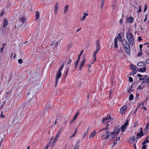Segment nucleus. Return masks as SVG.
Instances as JSON below:
<instances>
[{
	"mask_svg": "<svg viewBox=\"0 0 149 149\" xmlns=\"http://www.w3.org/2000/svg\"><path fill=\"white\" fill-rule=\"evenodd\" d=\"M81 28H80L79 29H78L76 31V32H78L79 30H81Z\"/></svg>",
	"mask_w": 149,
	"mask_h": 149,
	"instance_id": "0e129e2a",
	"label": "nucleus"
},
{
	"mask_svg": "<svg viewBox=\"0 0 149 149\" xmlns=\"http://www.w3.org/2000/svg\"><path fill=\"white\" fill-rule=\"evenodd\" d=\"M133 21V18L132 17H130L127 19V22L128 23H131Z\"/></svg>",
	"mask_w": 149,
	"mask_h": 149,
	"instance_id": "412c9836",
	"label": "nucleus"
},
{
	"mask_svg": "<svg viewBox=\"0 0 149 149\" xmlns=\"http://www.w3.org/2000/svg\"><path fill=\"white\" fill-rule=\"evenodd\" d=\"M137 65L139 67H143L145 65L144 61H141L139 62L137 64Z\"/></svg>",
	"mask_w": 149,
	"mask_h": 149,
	"instance_id": "f3484780",
	"label": "nucleus"
},
{
	"mask_svg": "<svg viewBox=\"0 0 149 149\" xmlns=\"http://www.w3.org/2000/svg\"><path fill=\"white\" fill-rule=\"evenodd\" d=\"M134 147L135 149H136V145L135 143H134Z\"/></svg>",
	"mask_w": 149,
	"mask_h": 149,
	"instance_id": "e2e57ef3",
	"label": "nucleus"
},
{
	"mask_svg": "<svg viewBox=\"0 0 149 149\" xmlns=\"http://www.w3.org/2000/svg\"><path fill=\"white\" fill-rule=\"evenodd\" d=\"M123 45L126 54L128 55L130 54V45L126 39L123 40Z\"/></svg>",
	"mask_w": 149,
	"mask_h": 149,
	"instance_id": "f03ea898",
	"label": "nucleus"
},
{
	"mask_svg": "<svg viewBox=\"0 0 149 149\" xmlns=\"http://www.w3.org/2000/svg\"><path fill=\"white\" fill-rule=\"evenodd\" d=\"M142 40V38L141 37L139 36L138 37V40L139 41H140Z\"/></svg>",
	"mask_w": 149,
	"mask_h": 149,
	"instance_id": "864d4df0",
	"label": "nucleus"
},
{
	"mask_svg": "<svg viewBox=\"0 0 149 149\" xmlns=\"http://www.w3.org/2000/svg\"><path fill=\"white\" fill-rule=\"evenodd\" d=\"M61 75L60 74H56V78L55 80V86L56 87L58 83V79H60L61 76Z\"/></svg>",
	"mask_w": 149,
	"mask_h": 149,
	"instance_id": "9b49d317",
	"label": "nucleus"
},
{
	"mask_svg": "<svg viewBox=\"0 0 149 149\" xmlns=\"http://www.w3.org/2000/svg\"><path fill=\"white\" fill-rule=\"evenodd\" d=\"M114 47L115 48H117L118 47L117 44H114Z\"/></svg>",
	"mask_w": 149,
	"mask_h": 149,
	"instance_id": "bf43d9fd",
	"label": "nucleus"
},
{
	"mask_svg": "<svg viewBox=\"0 0 149 149\" xmlns=\"http://www.w3.org/2000/svg\"><path fill=\"white\" fill-rule=\"evenodd\" d=\"M112 120V119L110 118V116H107L106 118H103V122L104 125H106V127L105 128H104L103 130H104L107 129L109 125V123Z\"/></svg>",
	"mask_w": 149,
	"mask_h": 149,
	"instance_id": "20e7f679",
	"label": "nucleus"
},
{
	"mask_svg": "<svg viewBox=\"0 0 149 149\" xmlns=\"http://www.w3.org/2000/svg\"><path fill=\"white\" fill-rule=\"evenodd\" d=\"M146 63L147 64H149V58H147L146 60Z\"/></svg>",
	"mask_w": 149,
	"mask_h": 149,
	"instance_id": "a18cd8bd",
	"label": "nucleus"
},
{
	"mask_svg": "<svg viewBox=\"0 0 149 149\" xmlns=\"http://www.w3.org/2000/svg\"><path fill=\"white\" fill-rule=\"evenodd\" d=\"M139 124V123H138V121H137L136 122H135L134 123V128H135Z\"/></svg>",
	"mask_w": 149,
	"mask_h": 149,
	"instance_id": "7c9ffc66",
	"label": "nucleus"
},
{
	"mask_svg": "<svg viewBox=\"0 0 149 149\" xmlns=\"http://www.w3.org/2000/svg\"><path fill=\"white\" fill-rule=\"evenodd\" d=\"M147 6L146 5H145V6H144V12H145L146 10H147Z\"/></svg>",
	"mask_w": 149,
	"mask_h": 149,
	"instance_id": "c03bdc74",
	"label": "nucleus"
},
{
	"mask_svg": "<svg viewBox=\"0 0 149 149\" xmlns=\"http://www.w3.org/2000/svg\"><path fill=\"white\" fill-rule=\"evenodd\" d=\"M146 128L147 130H148L149 128V123H148L146 126Z\"/></svg>",
	"mask_w": 149,
	"mask_h": 149,
	"instance_id": "37998d69",
	"label": "nucleus"
},
{
	"mask_svg": "<svg viewBox=\"0 0 149 149\" xmlns=\"http://www.w3.org/2000/svg\"><path fill=\"white\" fill-rule=\"evenodd\" d=\"M5 13V11L4 10H2V11L0 14V16H2Z\"/></svg>",
	"mask_w": 149,
	"mask_h": 149,
	"instance_id": "e433bc0d",
	"label": "nucleus"
},
{
	"mask_svg": "<svg viewBox=\"0 0 149 149\" xmlns=\"http://www.w3.org/2000/svg\"><path fill=\"white\" fill-rule=\"evenodd\" d=\"M144 44H146V45H147V47H149V43H145Z\"/></svg>",
	"mask_w": 149,
	"mask_h": 149,
	"instance_id": "5fc2aeb1",
	"label": "nucleus"
},
{
	"mask_svg": "<svg viewBox=\"0 0 149 149\" xmlns=\"http://www.w3.org/2000/svg\"><path fill=\"white\" fill-rule=\"evenodd\" d=\"M80 141L78 140L76 143L74 148L73 149H78L79 147Z\"/></svg>",
	"mask_w": 149,
	"mask_h": 149,
	"instance_id": "ddd939ff",
	"label": "nucleus"
},
{
	"mask_svg": "<svg viewBox=\"0 0 149 149\" xmlns=\"http://www.w3.org/2000/svg\"><path fill=\"white\" fill-rule=\"evenodd\" d=\"M96 50L94 52L93 54L94 57L93 60L95 61L96 60V55L97 52L99 51L100 49V41L99 40H97L96 42Z\"/></svg>",
	"mask_w": 149,
	"mask_h": 149,
	"instance_id": "39448f33",
	"label": "nucleus"
},
{
	"mask_svg": "<svg viewBox=\"0 0 149 149\" xmlns=\"http://www.w3.org/2000/svg\"><path fill=\"white\" fill-rule=\"evenodd\" d=\"M139 79L140 81H142V84L149 83V76H148L147 75H145L139 78Z\"/></svg>",
	"mask_w": 149,
	"mask_h": 149,
	"instance_id": "423d86ee",
	"label": "nucleus"
},
{
	"mask_svg": "<svg viewBox=\"0 0 149 149\" xmlns=\"http://www.w3.org/2000/svg\"><path fill=\"white\" fill-rule=\"evenodd\" d=\"M58 3H56L55 5V9H54V13L56 14L57 13L58 9Z\"/></svg>",
	"mask_w": 149,
	"mask_h": 149,
	"instance_id": "6ab92c4d",
	"label": "nucleus"
},
{
	"mask_svg": "<svg viewBox=\"0 0 149 149\" xmlns=\"http://www.w3.org/2000/svg\"><path fill=\"white\" fill-rule=\"evenodd\" d=\"M141 109H144L145 111H146V108L145 107H143Z\"/></svg>",
	"mask_w": 149,
	"mask_h": 149,
	"instance_id": "13d9d810",
	"label": "nucleus"
},
{
	"mask_svg": "<svg viewBox=\"0 0 149 149\" xmlns=\"http://www.w3.org/2000/svg\"><path fill=\"white\" fill-rule=\"evenodd\" d=\"M75 135V134L74 133L70 137V139L74 136Z\"/></svg>",
	"mask_w": 149,
	"mask_h": 149,
	"instance_id": "680f3d73",
	"label": "nucleus"
},
{
	"mask_svg": "<svg viewBox=\"0 0 149 149\" xmlns=\"http://www.w3.org/2000/svg\"><path fill=\"white\" fill-rule=\"evenodd\" d=\"M63 67V64L61 65V66L60 67V68H59L58 71L57 72L56 74H60L61 75H62V73L61 72V70H62Z\"/></svg>",
	"mask_w": 149,
	"mask_h": 149,
	"instance_id": "b1692460",
	"label": "nucleus"
},
{
	"mask_svg": "<svg viewBox=\"0 0 149 149\" xmlns=\"http://www.w3.org/2000/svg\"><path fill=\"white\" fill-rule=\"evenodd\" d=\"M120 131V128L117 127H115L113 132L111 133L107 130H105L104 132L101 137L104 139L108 138L109 136H111V138L112 139L116 138L113 143V144L115 145L117 141L120 140V137H117V136Z\"/></svg>",
	"mask_w": 149,
	"mask_h": 149,
	"instance_id": "f257e3e1",
	"label": "nucleus"
},
{
	"mask_svg": "<svg viewBox=\"0 0 149 149\" xmlns=\"http://www.w3.org/2000/svg\"><path fill=\"white\" fill-rule=\"evenodd\" d=\"M68 69L67 71H66V73H65V77L66 76V75H67V74H68Z\"/></svg>",
	"mask_w": 149,
	"mask_h": 149,
	"instance_id": "052dcab7",
	"label": "nucleus"
},
{
	"mask_svg": "<svg viewBox=\"0 0 149 149\" xmlns=\"http://www.w3.org/2000/svg\"><path fill=\"white\" fill-rule=\"evenodd\" d=\"M88 15V14L86 13H84L83 15L82 18L81 19V20H84V19H85L86 17Z\"/></svg>",
	"mask_w": 149,
	"mask_h": 149,
	"instance_id": "a878e982",
	"label": "nucleus"
},
{
	"mask_svg": "<svg viewBox=\"0 0 149 149\" xmlns=\"http://www.w3.org/2000/svg\"><path fill=\"white\" fill-rule=\"evenodd\" d=\"M129 81L130 82H132L133 81V79L132 77H130L129 78Z\"/></svg>",
	"mask_w": 149,
	"mask_h": 149,
	"instance_id": "58836bf2",
	"label": "nucleus"
},
{
	"mask_svg": "<svg viewBox=\"0 0 149 149\" xmlns=\"http://www.w3.org/2000/svg\"><path fill=\"white\" fill-rule=\"evenodd\" d=\"M69 6L68 5H66L64 7V10H63V13L66 14V13L68 12V8H69Z\"/></svg>",
	"mask_w": 149,
	"mask_h": 149,
	"instance_id": "aec40b11",
	"label": "nucleus"
},
{
	"mask_svg": "<svg viewBox=\"0 0 149 149\" xmlns=\"http://www.w3.org/2000/svg\"><path fill=\"white\" fill-rule=\"evenodd\" d=\"M61 130L62 129H60V130L58 132L54 140L52 142V144H55L57 140L58 136L60 135Z\"/></svg>",
	"mask_w": 149,
	"mask_h": 149,
	"instance_id": "6e6552de",
	"label": "nucleus"
},
{
	"mask_svg": "<svg viewBox=\"0 0 149 149\" xmlns=\"http://www.w3.org/2000/svg\"><path fill=\"white\" fill-rule=\"evenodd\" d=\"M83 52H84L83 50H81V52H80V54L78 56V57L77 60L79 61H80V57H81V56L82 55V54L83 53Z\"/></svg>",
	"mask_w": 149,
	"mask_h": 149,
	"instance_id": "bb28decb",
	"label": "nucleus"
},
{
	"mask_svg": "<svg viewBox=\"0 0 149 149\" xmlns=\"http://www.w3.org/2000/svg\"><path fill=\"white\" fill-rule=\"evenodd\" d=\"M141 55H142V53L141 52H139L137 54V56H141Z\"/></svg>",
	"mask_w": 149,
	"mask_h": 149,
	"instance_id": "de8ad7c7",
	"label": "nucleus"
},
{
	"mask_svg": "<svg viewBox=\"0 0 149 149\" xmlns=\"http://www.w3.org/2000/svg\"><path fill=\"white\" fill-rule=\"evenodd\" d=\"M148 137L146 138V139H145L143 142L142 143V144L143 145H145V144H146L147 143H149V141L148 140Z\"/></svg>",
	"mask_w": 149,
	"mask_h": 149,
	"instance_id": "c85d7f7f",
	"label": "nucleus"
},
{
	"mask_svg": "<svg viewBox=\"0 0 149 149\" xmlns=\"http://www.w3.org/2000/svg\"><path fill=\"white\" fill-rule=\"evenodd\" d=\"M105 2V0H101V8L102 9L104 5V4Z\"/></svg>",
	"mask_w": 149,
	"mask_h": 149,
	"instance_id": "cd10ccee",
	"label": "nucleus"
},
{
	"mask_svg": "<svg viewBox=\"0 0 149 149\" xmlns=\"http://www.w3.org/2000/svg\"><path fill=\"white\" fill-rule=\"evenodd\" d=\"M26 20V18L24 17H22L19 19V21L22 22V24L24 23Z\"/></svg>",
	"mask_w": 149,
	"mask_h": 149,
	"instance_id": "dca6fc26",
	"label": "nucleus"
},
{
	"mask_svg": "<svg viewBox=\"0 0 149 149\" xmlns=\"http://www.w3.org/2000/svg\"><path fill=\"white\" fill-rule=\"evenodd\" d=\"M4 117H5V116L3 115V111H1V115H0V117L4 118Z\"/></svg>",
	"mask_w": 149,
	"mask_h": 149,
	"instance_id": "79ce46f5",
	"label": "nucleus"
},
{
	"mask_svg": "<svg viewBox=\"0 0 149 149\" xmlns=\"http://www.w3.org/2000/svg\"><path fill=\"white\" fill-rule=\"evenodd\" d=\"M4 47H2L1 48V49H0V52L1 53V52H2L3 51V49L4 48Z\"/></svg>",
	"mask_w": 149,
	"mask_h": 149,
	"instance_id": "603ef678",
	"label": "nucleus"
},
{
	"mask_svg": "<svg viewBox=\"0 0 149 149\" xmlns=\"http://www.w3.org/2000/svg\"><path fill=\"white\" fill-rule=\"evenodd\" d=\"M119 22L120 23H122L123 22V20L122 19H121L119 21Z\"/></svg>",
	"mask_w": 149,
	"mask_h": 149,
	"instance_id": "4d7b16f0",
	"label": "nucleus"
},
{
	"mask_svg": "<svg viewBox=\"0 0 149 149\" xmlns=\"http://www.w3.org/2000/svg\"><path fill=\"white\" fill-rule=\"evenodd\" d=\"M71 62V60L70 59L69 60L67 64H70Z\"/></svg>",
	"mask_w": 149,
	"mask_h": 149,
	"instance_id": "8fccbe9b",
	"label": "nucleus"
},
{
	"mask_svg": "<svg viewBox=\"0 0 149 149\" xmlns=\"http://www.w3.org/2000/svg\"><path fill=\"white\" fill-rule=\"evenodd\" d=\"M79 113L78 112H77L76 114H75V115L74 117V120H75L77 117Z\"/></svg>",
	"mask_w": 149,
	"mask_h": 149,
	"instance_id": "72a5a7b5",
	"label": "nucleus"
},
{
	"mask_svg": "<svg viewBox=\"0 0 149 149\" xmlns=\"http://www.w3.org/2000/svg\"><path fill=\"white\" fill-rule=\"evenodd\" d=\"M134 98V95L132 94H131L129 97V100H132Z\"/></svg>",
	"mask_w": 149,
	"mask_h": 149,
	"instance_id": "c756f323",
	"label": "nucleus"
},
{
	"mask_svg": "<svg viewBox=\"0 0 149 149\" xmlns=\"http://www.w3.org/2000/svg\"><path fill=\"white\" fill-rule=\"evenodd\" d=\"M147 146L146 145H143L142 147V149H146Z\"/></svg>",
	"mask_w": 149,
	"mask_h": 149,
	"instance_id": "49530a36",
	"label": "nucleus"
},
{
	"mask_svg": "<svg viewBox=\"0 0 149 149\" xmlns=\"http://www.w3.org/2000/svg\"><path fill=\"white\" fill-rule=\"evenodd\" d=\"M8 24V21L7 18H5L4 19V21L3 23V26L4 28Z\"/></svg>",
	"mask_w": 149,
	"mask_h": 149,
	"instance_id": "4468645a",
	"label": "nucleus"
},
{
	"mask_svg": "<svg viewBox=\"0 0 149 149\" xmlns=\"http://www.w3.org/2000/svg\"><path fill=\"white\" fill-rule=\"evenodd\" d=\"M143 47V45H139V48H140V49H141L142 47Z\"/></svg>",
	"mask_w": 149,
	"mask_h": 149,
	"instance_id": "6e6d98bb",
	"label": "nucleus"
},
{
	"mask_svg": "<svg viewBox=\"0 0 149 149\" xmlns=\"http://www.w3.org/2000/svg\"><path fill=\"white\" fill-rule=\"evenodd\" d=\"M96 132L95 131H93L90 135L89 138L91 139L94 137L95 135Z\"/></svg>",
	"mask_w": 149,
	"mask_h": 149,
	"instance_id": "4be33fe9",
	"label": "nucleus"
},
{
	"mask_svg": "<svg viewBox=\"0 0 149 149\" xmlns=\"http://www.w3.org/2000/svg\"><path fill=\"white\" fill-rule=\"evenodd\" d=\"M118 42V39L117 38H115L114 40V44H117Z\"/></svg>",
	"mask_w": 149,
	"mask_h": 149,
	"instance_id": "ea45409f",
	"label": "nucleus"
},
{
	"mask_svg": "<svg viewBox=\"0 0 149 149\" xmlns=\"http://www.w3.org/2000/svg\"><path fill=\"white\" fill-rule=\"evenodd\" d=\"M90 127L88 126L87 128V129L86 130V131L85 132L83 136V138L84 139L86 136L87 135V134L88 133L89 129H90Z\"/></svg>",
	"mask_w": 149,
	"mask_h": 149,
	"instance_id": "a211bd4d",
	"label": "nucleus"
},
{
	"mask_svg": "<svg viewBox=\"0 0 149 149\" xmlns=\"http://www.w3.org/2000/svg\"><path fill=\"white\" fill-rule=\"evenodd\" d=\"M40 14L39 12L36 11V20H38L40 16Z\"/></svg>",
	"mask_w": 149,
	"mask_h": 149,
	"instance_id": "393cba45",
	"label": "nucleus"
},
{
	"mask_svg": "<svg viewBox=\"0 0 149 149\" xmlns=\"http://www.w3.org/2000/svg\"><path fill=\"white\" fill-rule=\"evenodd\" d=\"M144 135L143 134V131L142 127L140 128V132L137 134L136 135V138L137 139H139L142 137V136H143Z\"/></svg>",
	"mask_w": 149,
	"mask_h": 149,
	"instance_id": "1a4fd4ad",
	"label": "nucleus"
},
{
	"mask_svg": "<svg viewBox=\"0 0 149 149\" xmlns=\"http://www.w3.org/2000/svg\"><path fill=\"white\" fill-rule=\"evenodd\" d=\"M86 61V59L85 57L83 58V60L81 61L80 65L79 67V70H81L82 68L84 66L85 63Z\"/></svg>",
	"mask_w": 149,
	"mask_h": 149,
	"instance_id": "f8f14e48",
	"label": "nucleus"
},
{
	"mask_svg": "<svg viewBox=\"0 0 149 149\" xmlns=\"http://www.w3.org/2000/svg\"><path fill=\"white\" fill-rule=\"evenodd\" d=\"M57 120H58L57 119H56L55 120V124H56V123H58V122H57Z\"/></svg>",
	"mask_w": 149,
	"mask_h": 149,
	"instance_id": "69168bd1",
	"label": "nucleus"
},
{
	"mask_svg": "<svg viewBox=\"0 0 149 149\" xmlns=\"http://www.w3.org/2000/svg\"><path fill=\"white\" fill-rule=\"evenodd\" d=\"M90 97V95L89 94H88L87 95V97L88 98H89Z\"/></svg>",
	"mask_w": 149,
	"mask_h": 149,
	"instance_id": "774afa93",
	"label": "nucleus"
},
{
	"mask_svg": "<svg viewBox=\"0 0 149 149\" xmlns=\"http://www.w3.org/2000/svg\"><path fill=\"white\" fill-rule=\"evenodd\" d=\"M141 85H139L138 86L137 89H141L142 88V87H141Z\"/></svg>",
	"mask_w": 149,
	"mask_h": 149,
	"instance_id": "09e8293b",
	"label": "nucleus"
},
{
	"mask_svg": "<svg viewBox=\"0 0 149 149\" xmlns=\"http://www.w3.org/2000/svg\"><path fill=\"white\" fill-rule=\"evenodd\" d=\"M121 40L122 39L121 38H119V42H121Z\"/></svg>",
	"mask_w": 149,
	"mask_h": 149,
	"instance_id": "338daca9",
	"label": "nucleus"
},
{
	"mask_svg": "<svg viewBox=\"0 0 149 149\" xmlns=\"http://www.w3.org/2000/svg\"><path fill=\"white\" fill-rule=\"evenodd\" d=\"M127 110V107L126 106L124 105L120 109V112L122 114L125 113Z\"/></svg>",
	"mask_w": 149,
	"mask_h": 149,
	"instance_id": "9d476101",
	"label": "nucleus"
},
{
	"mask_svg": "<svg viewBox=\"0 0 149 149\" xmlns=\"http://www.w3.org/2000/svg\"><path fill=\"white\" fill-rule=\"evenodd\" d=\"M50 143L49 142V143H48L46 145V147H45V149H47L49 147L50 145Z\"/></svg>",
	"mask_w": 149,
	"mask_h": 149,
	"instance_id": "4c0bfd02",
	"label": "nucleus"
},
{
	"mask_svg": "<svg viewBox=\"0 0 149 149\" xmlns=\"http://www.w3.org/2000/svg\"><path fill=\"white\" fill-rule=\"evenodd\" d=\"M137 72V71L136 70H133L131 73V74H132V75H134Z\"/></svg>",
	"mask_w": 149,
	"mask_h": 149,
	"instance_id": "f704fd0d",
	"label": "nucleus"
},
{
	"mask_svg": "<svg viewBox=\"0 0 149 149\" xmlns=\"http://www.w3.org/2000/svg\"><path fill=\"white\" fill-rule=\"evenodd\" d=\"M137 76L139 77H142V75L139 74H137Z\"/></svg>",
	"mask_w": 149,
	"mask_h": 149,
	"instance_id": "3c124183",
	"label": "nucleus"
},
{
	"mask_svg": "<svg viewBox=\"0 0 149 149\" xmlns=\"http://www.w3.org/2000/svg\"><path fill=\"white\" fill-rule=\"evenodd\" d=\"M141 6H139V11H138V12L139 13H140V12H141Z\"/></svg>",
	"mask_w": 149,
	"mask_h": 149,
	"instance_id": "a19ab883",
	"label": "nucleus"
},
{
	"mask_svg": "<svg viewBox=\"0 0 149 149\" xmlns=\"http://www.w3.org/2000/svg\"><path fill=\"white\" fill-rule=\"evenodd\" d=\"M126 36L130 45L133 46L134 44V38L132 34L130 32H128L126 33Z\"/></svg>",
	"mask_w": 149,
	"mask_h": 149,
	"instance_id": "7ed1b4c3",
	"label": "nucleus"
},
{
	"mask_svg": "<svg viewBox=\"0 0 149 149\" xmlns=\"http://www.w3.org/2000/svg\"><path fill=\"white\" fill-rule=\"evenodd\" d=\"M18 62L20 64H22L23 63V61L22 59L21 58L18 59Z\"/></svg>",
	"mask_w": 149,
	"mask_h": 149,
	"instance_id": "c9c22d12",
	"label": "nucleus"
},
{
	"mask_svg": "<svg viewBox=\"0 0 149 149\" xmlns=\"http://www.w3.org/2000/svg\"><path fill=\"white\" fill-rule=\"evenodd\" d=\"M128 124V120H127L126 122L121 127V131L122 132H124L125 131V129L126 128Z\"/></svg>",
	"mask_w": 149,
	"mask_h": 149,
	"instance_id": "0eeeda50",
	"label": "nucleus"
},
{
	"mask_svg": "<svg viewBox=\"0 0 149 149\" xmlns=\"http://www.w3.org/2000/svg\"><path fill=\"white\" fill-rule=\"evenodd\" d=\"M146 68L145 67H144L143 68H139L138 69V71L139 72H144L146 71Z\"/></svg>",
	"mask_w": 149,
	"mask_h": 149,
	"instance_id": "5701e85b",
	"label": "nucleus"
},
{
	"mask_svg": "<svg viewBox=\"0 0 149 149\" xmlns=\"http://www.w3.org/2000/svg\"><path fill=\"white\" fill-rule=\"evenodd\" d=\"M130 68L132 70H135V69H136L135 66L133 65H131V66H130Z\"/></svg>",
	"mask_w": 149,
	"mask_h": 149,
	"instance_id": "2f4dec72",
	"label": "nucleus"
},
{
	"mask_svg": "<svg viewBox=\"0 0 149 149\" xmlns=\"http://www.w3.org/2000/svg\"><path fill=\"white\" fill-rule=\"evenodd\" d=\"M136 140L135 136H132L129 139V141L130 143H134V141Z\"/></svg>",
	"mask_w": 149,
	"mask_h": 149,
	"instance_id": "2eb2a0df",
	"label": "nucleus"
},
{
	"mask_svg": "<svg viewBox=\"0 0 149 149\" xmlns=\"http://www.w3.org/2000/svg\"><path fill=\"white\" fill-rule=\"evenodd\" d=\"M79 61H78V60H77L76 61V62L75 63V65H74V67L75 68H76L77 67L78 65V63Z\"/></svg>",
	"mask_w": 149,
	"mask_h": 149,
	"instance_id": "473e14b6",
	"label": "nucleus"
}]
</instances>
